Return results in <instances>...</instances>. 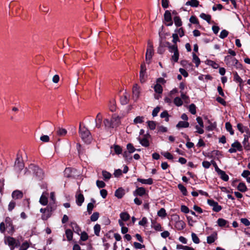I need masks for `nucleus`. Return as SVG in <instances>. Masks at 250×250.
I'll return each instance as SVG.
<instances>
[{"instance_id":"nucleus-1","label":"nucleus","mask_w":250,"mask_h":250,"mask_svg":"<svg viewBox=\"0 0 250 250\" xmlns=\"http://www.w3.org/2000/svg\"><path fill=\"white\" fill-rule=\"evenodd\" d=\"M163 47H167L169 51L171 53L173 52V55L171 56V60L174 62H177L179 59V53L177 44L170 45L168 42H162L160 41V44Z\"/></svg>"},{"instance_id":"nucleus-2","label":"nucleus","mask_w":250,"mask_h":250,"mask_svg":"<svg viewBox=\"0 0 250 250\" xmlns=\"http://www.w3.org/2000/svg\"><path fill=\"white\" fill-rule=\"evenodd\" d=\"M79 132L82 140L86 144H90L92 141V136L89 130L80 124Z\"/></svg>"},{"instance_id":"nucleus-3","label":"nucleus","mask_w":250,"mask_h":250,"mask_svg":"<svg viewBox=\"0 0 250 250\" xmlns=\"http://www.w3.org/2000/svg\"><path fill=\"white\" fill-rule=\"evenodd\" d=\"M24 164L22 162L21 157L17 154V157L15 162V169L17 172L21 171L24 167Z\"/></svg>"},{"instance_id":"nucleus-4","label":"nucleus","mask_w":250,"mask_h":250,"mask_svg":"<svg viewBox=\"0 0 250 250\" xmlns=\"http://www.w3.org/2000/svg\"><path fill=\"white\" fill-rule=\"evenodd\" d=\"M150 138V135L148 133H146L141 137L139 136L137 139L139 141L140 143L144 146L147 147L149 146V142L148 139Z\"/></svg>"},{"instance_id":"nucleus-5","label":"nucleus","mask_w":250,"mask_h":250,"mask_svg":"<svg viewBox=\"0 0 250 250\" xmlns=\"http://www.w3.org/2000/svg\"><path fill=\"white\" fill-rule=\"evenodd\" d=\"M45 208L47 214H42V219L43 220H46L51 216L52 212L55 209V206L54 205V204H53V205L52 206L50 203V205Z\"/></svg>"},{"instance_id":"nucleus-6","label":"nucleus","mask_w":250,"mask_h":250,"mask_svg":"<svg viewBox=\"0 0 250 250\" xmlns=\"http://www.w3.org/2000/svg\"><path fill=\"white\" fill-rule=\"evenodd\" d=\"M153 55V45H150L149 47H147L146 49V60L147 62V63H149L150 62V60L152 57Z\"/></svg>"},{"instance_id":"nucleus-7","label":"nucleus","mask_w":250,"mask_h":250,"mask_svg":"<svg viewBox=\"0 0 250 250\" xmlns=\"http://www.w3.org/2000/svg\"><path fill=\"white\" fill-rule=\"evenodd\" d=\"M208 203L209 206L213 207L212 209L214 211L219 212L222 209V207L213 200H208Z\"/></svg>"},{"instance_id":"nucleus-8","label":"nucleus","mask_w":250,"mask_h":250,"mask_svg":"<svg viewBox=\"0 0 250 250\" xmlns=\"http://www.w3.org/2000/svg\"><path fill=\"white\" fill-rule=\"evenodd\" d=\"M30 168H32L34 170L35 175L40 178H42L43 173L42 169L38 167L31 165Z\"/></svg>"},{"instance_id":"nucleus-9","label":"nucleus","mask_w":250,"mask_h":250,"mask_svg":"<svg viewBox=\"0 0 250 250\" xmlns=\"http://www.w3.org/2000/svg\"><path fill=\"white\" fill-rule=\"evenodd\" d=\"M111 121L114 128L116 127L120 124V117L116 114H113L111 117Z\"/></svg>"},{"instance_id":"nucleus-10","label":"nucleus","mask_w":250,"mask_h":250,"mask_svg":"<svg viewBox=\"0 0 250 250\" xmlns=\"http://www.w3.org/2000/svg\"><path fill=\"white\" fill-rule=\"evenodd\" d=\"M132 93L133 97L135 98V100H137L140 96V87L137 84H135L132 88Z\"/></svg>"},{"instance_id":"nucleus-11","label":"nucleus","mask_w":250,"mask_h":250,"mask_svg":"<svg viewBox=\"0 0 250 250\" xmlns=\"http://www.w3.org/2000/svg\"><path fill=\"white\" fill-rule=\"evenodd\" d=\"M164 19L167 22H169L170 23L167 24L168 26L172 25L173 22L172 21V18L171 13L169 11L166 10L164 14Z\"/></svg>"},{"instance_id":"nucleus-12","label":"nucleus","mask_w":250,"mask_h":250,"mask_svg":"<svg viewBox=\"0 0 250 250\" xmlns=\"http://www.w3.org/2000/svg\"><path fill=\"white\" fill-rule=\"evenodd\" d=\"M73 171H76V169H72L70 167L66 168L64 171V176L67 178L74 177V175L73 174Z\"/></svg>"},{"instance_id":"nucleus-13","label":"nucleus","mask_w":250,"mask_h":250,"mask_svg":"<svg viewBox=\"0 0 250 250\" xmlns=\"http://www.w3.org/2000/svg\"><path fill=\"white\" fill-rule=\"evenodd\" d=\"M146 194V189L143 187L138 188L133 192L134 196H143Z\"/></svg>"},{"instance_id":"nucleus-14","label":"nucleus","mask_w":250,"mask_h":250,"mask_svg":"<svg viewBox=\"0 0 250 250\" xmlns=\"http://www.w3.org/2000/svg\"><path fill=\"white\" fill-rule=\"evenodd\" d=\"M125 194V190L122 188H119L115 192V196L116 197H117L118 199L122 198Z\"/></svg>"},{"instance_id":"nucleus-15","label":"nucleus","mask_w":250,"mask_h":250,"mask_svg":"<svg viewBox=\"0 0 250 250\" xmlns=\"http://www.w3.org/2000/svg\"><path fill=\"white\" fill-rule=\"evenodd\" d=\"M5 224L6 226V227H10V231L13 232L14 231V228L12 224V222L10 218L9 217H6L5 219Z\"/></svg>"},{"instance_id":"nucleus-16","label":"nucleus","mask_w":250,"mask_h":250,"mask_svg":"<svg viewBox=\"0 0 250 250\" xmlns=\"http://www.w3.org/2000/svg\"><path fill=\"white\" fill-rule=\"evenodd\" d=\"M102 116L100 113H99L95 119L96 127L99 128L101 126Z\"/></svg>"},{"instance_id":"nucleus-17","label":"nucleus","mask_w":250,"mask_h":250,"mask_svg":"<svg viewBox=\"0 0 250 250\" xmlns=\"http://www.w3.org/2000/svg\"><path fill=\"white\" fill-rule=\"evenodd\" d=\"M186 226L185 222L182 220H179L175 223V227L178 230L183 229Z\"/></svg>"},{"instance_id":"nucleus-18","label":"nucleus","mask_w":250,"mask_h":250,"mask_svg":"<svg viewBox=\"0 0 250 250\" xmlns=\"http://www.w3.org/2000/svg\"><path fill=\"white\" fill-rule=\"evenodd\" d=\"M76 203L79 206H81L83 203L84 202V196L82 193H80L76 196Z\"/></svg>"},{"instance_id":"nucleus-19","label":"nucleus","mask_w":250,"mask_h":250,"mask_svg":"<svg viewBox=\"0 0 250 250\" xmlns=\"http://www.w3.org/2000/svg\"><path fill=\"white\" fill-rule=\"evenodd\" d=\"M23 197V193L21 191L15 190L12 193V197L15 199H21Z\"/></svg>"},{"instance_id":"nucleus-20","label":"nucleus","mask_w":250,"mask_h":250,"mask_svg":"<svg viewBox=\"0 0 250 250\" xmlns=\"http://www.w3.org/2000/svg\"><path fill=\"white\" fill-rule=\"evenodd\" d=\"M137 181L143 184L152 185L153 184V180L152 178H148L147 179H143L141 178H138Z\"/></svg>"},{"instance_id":"nucleus-21","label":"nucleus","mask_w":250,"mask_h":250,"mask_svg":"<svg viewBox=\"0 0 250 250\" xmlns=\"http://www.w3.org/2000/svg\"><path fill=\"white\" fill-rule=\"evenodd\" d=\"M249 138H250V136H247L246 135H244V139L243 142V144L245 148L247 150H249L250 147V145L248 144Z\"/></svg>"},{"instance_id":"nucleus-22","label":"nucleus","mask_w":250,"mask_h":250,"mask_svg":"<svg viewBox=\"0 0 250 250\" xmlns=\"http://www.w3.org/2000/svg\"><path fill=\"white\" fill-rule=\"evenodd\" d=\"M231 147L236 148L237 150L242 151L243 149L242 146L241 144L238 141H236L231 144Z\"/></svg>"},{"instance_id":"nucleus-23","label":"nucleus","mask_w":250,"mask_h":250,"mask_svg":"<svg viewBox=\"0 0 250 250\" xmlns=\"http://www.w3.org/2000/svg\"><path fill=\"white\" fill-rule=\"evenodd\" d=\"M220 176L221 178L224 180V181H228L229 180V176L226 174L224 171L222 170H220L219 172L217 173Z\"/></svg>"},{"instance_id":"nucleus-24","label":"nucleus","mask_w":250,"mask_h":250,"mask_svg":"<svg viewBox=\"0 0 250 250\" xmlns=\"http://www.w3.org/2000/svg\"><path fill=\"white\" fill-rule=\"evenodd\" d=\"M237 189L241 192H244L247 190V188L244 183H240L237 186Z\"/></svg>"},{"instance_id":"nucleus-25","label":"nucleus","mask_w":250,"mask_h":250,"mask_svg":"<svg viewBox=\"0 0 250 250\" xmlns=\"http://www.w3.org/2000/svg\"><path fill=\"white\" fill-rule=\"evenodd\" d=\"M199 1L197 0H190L186 3V5H190L191 7H196L199 5Z\"/></svg>"},{"instance_id":"nucleus-26","label":"nucleus","mask_w":250,"mask_h":250,"mask_svg":"<svg viewBox=\"0 0 250 250\" xmlns=\"http://www.w3.org/2000/svg\"><path fill=\"white\" fill-rule=\"evenodd\" d=\"M5 243H7L9 246L13 247L16 244V240L13 237H8Z\"/></svg>"},{"instance_id":"nucleus-27","label":"nucleus","mask_w":250,"mask_h":250,"mask_svg":"<svg viewBox=\"0 0 250 250\" xmlns=\"http://www.w3.org/2000/svg\"><path fill=\"white\" fill-rule=\"evenodd\" d=\"M189 126V123L188 122L185 121H180L176 125V127L177 128H181V127H188Z\"/></svg>"},{"instance_id":"nucleus-28","label":"nucleus","mask_w":250,"mask_h":250,"mask_svg":"<svg viewBox=\"0 0 250 250\" xmlns=\"http://www.w3.org/2000/svg\"><path fill=\"white\" fill-rule=\"evenodd\" d=\"M216 234H212L210 236L207 237V243L208 244H211L213 243L217 238Z\"/></svg>"},{"instance_id":"nucleus-29","label":"nucleus","mask_w":250,"mask_h":250,"mask_svg":"<svg viewBox=\"0 0 250 250\" xmlns=\"http://www.w3.org/2000/svg\"><path fill=\"white\" fill-rule=\"evenodd\" d=\"M120 216L121 220L123 221H126L130 218V215L126 212H122Z\"/></svg>"},{"instance_id":"nucleus-30","label":"nucleus","mask_w":250,"mask_h":250,"mask_svg":"<svg viewBox=\"0 0 250 250\" xmlns=\"http://www.w3.org/2000/svg\"><path fill=\"white\" fill-rule=\"evenodd\" d=\"M229 222L223 218H219L217 220V224L221 227H225Z\"/></svg>"},{"instance_id":"nucleus-31","label":"nucleus","mask_w":250,"mask_h":250,"mask_svg":"<svg viewBox=\"0 0 250 250\" xmlns=\"http://www.w3.org/2000/svg\"><path fill=\"white\" fill-rule=\"evenodd\" d=\"M225 127L226 130L230 133V135H232L234 134V131L232 129V125L229 122H227L226 123Z\"/></svg>"},{"instance_id":"nucleus-32","label":"nucleus","mask_w":250,"mask_h":250,"mask_svg":"<svg viewBox=\"0 0 250 250\" xmlns=\"http://www.w3.org/2000/svg\"><path fill=\"white\" fill-rule=\"evenodd\" d=\"M114 148V151L115 153L117 154H120L122 152V149L119 145H114L113 146H111V148Z\"/></svg>"},{"instance_id":"nucleus-33","label":"nucleus","mask_w":250,"mask_h":250,"mask_svg":"<svg viewBox=\"0 0 250 250\" xmlns=\"http://www.w3.org/2000/svg\"><path fill=\"white\" fill-rule=\"evenodd\" d=\"M57 133L59 136H64L66 134L67 130L64 128L59 127Z\"/></svg>"},{"instance_id":"nucleus-34","label":"nucleus","mask_w":250,"mask_h":250,"mask_svg":"<svg viewBox=\"0 0 250 250\" xmlns=\"http://www.w3.org/2000/svg\"><path fill=\"white\" fill-rule=\"evenodd\" d=\"M145 117L144 116H137L133 120L134 124H141L144 122Z\"/></svg>"},{"instance_id":"nucleus-35","label":"nucleus","mask_w":250,"mask_h":250,"mask_svg":"<svg viewBox=\"0 0 250 250\" xmlns=\"http://www.w3.org/2000/svg\"><path fill=\"white\" fill-rule=\"evenodd\" d=\"M102 175L104 177V179L105 181H108L111 176V174L105 170H103L102 171Z\"/></svg>"},{"instance_id":"nucleus-36","label":"nucleus","mask_w":250,"mask_h":250,"mask_svg":"<svg viewBox=\"0 0 250 250\" xmlns=\"http://www.w3.org/2000/svg\"><path fill=\"white\" fill-rule=\"evenodd\" d=\"M154 89L155 91L159 94H161L163 92L162 86L159 83H157L154 85Z\"/></svg>"},{"instance_id":"nucleus-37","label":"nucleus","mask_w":250,"mask_h":250,"mask_svg":"<svg viewBox=\"0 0 250 250\" xmlns=\"http://www.w3.org/2000/svg\"><path fill=\"white\" fill-rule=\"evenodd\" d=\"M200 17L204 20H206L208 23L210 22L211 16L209 15H207L205 13H201Z\"/></svg>"},{"instance_id":"nucleus-38","label":"nucleus","mask_w":250,"mask_h":250,"mask_svg":"<svg viewBox=\"0 0 250 250\" xmlns=\"http://www.w3.org/2000/svg\"><path fill=\"white\" fill-rule=\"evenodd\" d=\"M65 234L68 241H71L72 239L73 232L70 229H66L65 231Z\"/></svg>"},{"instance_id":"nucleus-39","label":"nucleus","mask_w":250,"mask_h":250,"mask_svg":"<svg viewBox=\"0 0 250 250\" xmlns=\"http://www.w3.org/2000/svg\"><path fill=\"white\" fill-rule=\"evenodd\" d=\"M40 203L42 205H46L48 203L47 198L43 195H42L40 199Z\"/></svg>"},{"instance_id":"nucleus-40","label":"nucleus","mask_w":250,"mask_h":250,"mask_svg":"<svg viewBox=\"0 0 250 250\" xmlns=\"http://www.w3.org/2000/svg\"><path fill=\"white\" fill-rule=\"evenodd\" d=\"M193 61L195 63L196 66L198 67L200 63V60L194 53H192Z\"/></svg>"},{"instance_id":"nucleus-41","label":"nucleus","mask_w":250,"mask_h":250,"mask_svg":"<svg viewBox=\"0 0 250 250\" xmlns=\"http://www.w3.org/2000/svg\"><path fill=\"white\" fill-rule=\"evenodd\" d=\"M178 188L180 189V190L182 192L183 194L185 196L187 195V190L186 187H185L183 185L180 184L178 185Z\"/></svg>"},{"instance_id":"nucleus-42","label":"nucleus","mask_w":250,"mask_h":250,"mask_svg":"<svg viewBox=\"0 0 250 250\" xmlns=\"http://www.w3.org/2000/svg\"><path fill=\"white\" fill-rule=\"evenodd\" d=\"M104 124L105 127L106 128H114L112 124H111V120L109 121L107 119H105L104 121Z\"/></svg>"},{"instance_id":"nucleus-43","label":"nucleus","mask_w":250,"mask_h":250,"mask_svg":"<svg viewBox=\"0 0 250 250\" xmlns=\"http://www.w3.org/2000/svg\"><path fill=\"white\" fill-rule=\"evenodd\" d=\"M174 21L176 26L179 27L182 25V22L179 17H175L174 18Z\"/></svg>"},{"instance_id":"nucleus-44","label":"nucleus","mask_w":250,"mask_h":250,"mask_svg":"<svg viewBox=\"0 0 250 250\" xmlns=\"http://www.w3.org/2000/svg\"><path fill=\"white\" fill-rule=\"evenodd\" d=\"M100 230H101L100 225L98 224H96L94 227V230L95 234L96 236H99Z\"/></svg>"},{"instance_id":"nucleus-45","label":"nucleus","mask_w":250,"mask_h":250,"mask_svg":"<svg viewBox=\"0 0 250 250\" xmlns=\"http://www.w3.org/2000/svg\"><path fill=\"white\" fill-rule=\"evenodd\" d=\"M99 217V213L98 212H94L90 216V220L92 222L97 221Z\"/></svg>"},{"instance_id":"nucleus-46","label":"nucleus","mask_w":250,"mask_h":250,"mask_svg":"<svg viewBox=\"0 0 250 250\" xmlns=\"http://www.w3.org/2000/svg\"><path fill=\"white\" fill-rule=\"evenodd\" d=\"M174 103L177 106H179L183 104V101L180 98L177 97L174 99Z\"/></svg>"},{"instance_id":"nucleus-47","label":"nucleus","mask_w":250,"mask_h":250,"mask_svg":"<svg viewBox=\"0 0 250 250\" xmlns=\"http://www.w3.org/2000/svg\"><path fill=\"white\" fill-rule=\"evenodd\" d=\"M191 237L192 240L194 243L199 244L200 243V240L195 233L192 232L191 233Z\"/></svg>"},{"instance_id":"nucleus-48","label":"nucleus","mask_w":250,"mask_h":250,"mask_svg":"<svg viewBox=\"0 0 250 250\" xmlns=\"http://www.w3.org/2000/svg\"><path fill=\"white\" fill-rule=\"evenodd\" d=\"M189 110L192 114H195L196 113L195 105L193 104H190L189 106Z\"/></svg>"},{"instance_id":"nucleus-49","label":"nucleus","mask_w":250,"mask_h":250,"mask_svg":"<svg viewBox=\"0 0 250 250\" xmlns=\"http://www.w3.org/2000/svg\"><path fill=\"white\" fill-rule=\"evenodd\" d=\"M109 105V109L111 112H114L116 110V103L113 100L112 101H110Z\"/></svg>"},{"instance_id":"nucleus-50","label":"nucleus","mask_w":250,"mask_h":250,"mask_svg":"<svg viewBox=\"0 0 250 250\" xmlns=\"http://www.w3.org/2000/svg\"><path fill=\"white\" fill-rule=\"evenodd\" d=\"M127 149L128 150L127 152L130 154L134 152L136 150V149L131 144H128L127 145Z\"/></svg>"},{"instance_id":"nucleus-51","label":"nucleus","mask_w":250,"mask_h":250,"mask_svg":"<svg viewBox=\"0 0 250 250\" xmlns=\"http://www.w3.org/2000/svg\"><path fill=\"white\" fill-rule=\"evenodd\" d=\"M148 126L151 130H154L156 127V124L154 121H149L147 122Z\"/></svg>"},{"instance_id":"nucleus-52","label":"nucleus","mask_w":250,"mask_h":250,"mask_svg":"<svg viewBox=\"0 0 250 250\" xmlns=\"http://www.w3.org/2000/svg\"><path fill=\"white\" fill-rule=\"evenodd\" d=\"M70 226L76 232H78L80 230V228L76 222H71Z\"/></svg>"},{"instance_id":"nucleus-53","label":"nucleus","mask_w":250,"mask_h":250,"mask_svg":"<svg viewBox=\"0 0 250 250\" xmlns=\"http://www.w3.org/2000/svg\"><path fill=\"white\" fill-rule=\"evenodd\" d=\"M146 78V72H140V80L141 83L145 82Z\"/></svg>"},{"instance_id":"nucleus-54","label":"nucleus","mask_w":250,"mask_h":250,"mask_svg":"<svg viewBox=\"0 0 250 250\" xmlns=\"http://www.w3.org/2000/svg\"><path fill=\"white\" fill-rule=\"evenodd\" d=\"M166 215V210L164 208H161L158 212V215L159 216L164 217Z\"/></svg>"},{"instance_id":"nucleus-55","label":"nucleus","mask_w":250,"mask_h":250,"mask_svg":"<svg viewBox=\"0 0 250 250\" xmlns=\"http://www.w3.org/2000/svg\"><path fill=\"white\" fill-rule=\"evenodd\" d=\"M94 207V206L93 203H89L88 204L87 206V210L89 214H90L92 213V211Z\"/></svg>"},{"instance_id":"nucleus-56","label":"nucleus","mask_w":250,"mask_h":250,"mask_svg":"<svg viewBox=\"0 0 250 250\" xmlns=\"http://www.w3.org/2000/svg\"><path fill=\"white\" fill-rule=\"evenodd\" d=\"M229 32L226 30H223L219 35V37L221 39H224L228 36Z\"/></svg>"},{"instance_id":"nucleus-57","label":"nucleus","mask_w":250,"mask_h":250,"mask_svg":"<svg viewBox=\"0 0 250 250\" xmlns=\"http://www.w3.org/2000/svg\"><path fill=\"white\" fill-rule=\"evenodd\" d=\"M234 79L235 81L239 82L240 84H241L243 83L242 79L239 77L237 72H235L234 74Z\"/></svg>"},{"instance_id":"nucleus-58","label":"nucleus","mask_w":250,"mask_h":250,"mask_svg":"<svg viewBox=\"0 0 250 250\" xmlns=\"http://www.w3.org/2000/svg\"><path fill=\"white\" fill-rule=\"evenodd\" d=\"M96 185L99 188H103L105 186V184L103 181L97 180Z\"/></svg>"},{"instance_id":"nucleus-59","label":"nucleus","mask_w":250,"mask_h":250,"mask_svg":"<svg viewBox=\"0 0 250 250\" xmlns=\"http://www.w3.org/2000/svg\"><path fill=\"white\" fill-rule=\"evenodd\" d=\"M232 62L234 63V65L237 68H241L242 66V64L240 63L238 60H236L235 58H233L232 59Z\"/></svg>"},{"instance_id":"nucleus-60","label":"nucleus","mask_w":250,"mask_h":250,"mask_svg":"<svg viewBox=\"0 0 250 250\" xmlns=\"http://www.w3.org/2000/svg\"><path fill=\"white\" fill-rule=\"evenodd\" d=\"M29 247V245L27 242H25L23 243L21 246L20 247V250H26L28 247Z\"/></svg>"},{"instance_id":"nucleus-61","label":"nucleus","mask_w":250,"mask_h":250,"mask_svg":"<svg viewBox=\"0 0 250 250\" xmlns=\"http://www.w3.org/2000/svg\"><path fill=\"white\" fill-rule=\"evenodd\" d=\"M162 154L164 155L165 157H166L167 159L168 160H172L173 158V157L171 153L168 152L163 153Z\"/></svg>"},{"instance_id":"nucleus-62","label":"nucleus","mask_w":250,"mask_h":250,"mask_svg":"<svg viewBox=\"0 0 250 250\" xmlns=\"http://www.w3.org/2000/svg\"><path fill=\"white\" fill-rule=\"evenodd\" d=\"M88 238V236L87 234L85 231L82 232L81 235V239L82 241H85L87 240Z\"/></svg>"},{"instance_id":"nucleus-63","label":"nucleus","mask_w":250,"mask_h":250,"mask_svg":"<svg viewBox=\"0 0 250 250\" xmlns=\"http://www.w3.org/2000/svg\"><path fill=\"white\" fill-rule=\"evenodd\" d=\"M189 21L191 23H192L193 24H198L199 23V21H198L197 19L196 18V17L195 16H192L190 18Z\"/></svg>"},{"instance_id":"nucleus-64","label":"nucleus","mask_w":250,"mask_h":250,"mask_svg":"<svg viewBox=\"0 0 250 250\" xmlns=\"http://www.w3.org/2000/svg\"><path fill=\"white\" fill-rule=\"evenodd\" d=\"M40 140L43 142H48L49 141V137L48 135H43L40 137Z\"/></svg>"}]
</instances>
